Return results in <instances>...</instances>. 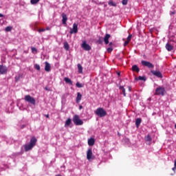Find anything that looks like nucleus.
<instances>
[{
    "instance_id": "f257e3e1",
    "label": "nucleus",
    "mask_w": 176,
    "mask_h": 176,
    "mask_svg": "<svg viewBox=\"0 0 176 176\" xmlns=\"http://www.w3.org/2000/svg\"><path fill=\"white\" fill-rule=\"evenodd\" d=\"M37 139L35 137H32L30 140V144L25 145V151L28 152L36 145Z\"/></svg>"
},
{
    "instance_id": "f03ea898",
    "label": "nucleus",
    "mask_w": 176,
    "mask_h": 176,
    "mask_svg": "<svg viewBox=\"0 0 176 176\" xmlns=\"http://www.w3.org/2000/svg\"><path fill=\"white\" fill-rule=\"evenodd\" d=\"M111 37V34H107L104 36V38H103V37L102 36H99L98 39V44H102L103 43V41H104V43L106 45H108L109 43V38Z\"/></svg>"
},
{
    "instance_id": "7ed1b4c3",
    "label": "nucleus",
    "mask_w": 176,
    "mask_h": 176,
    "mask_svg": "<svg viewBox=\"0 0 176 176\" xmlns=\"http://www.w3.org/2000/svg\"><path fill=\"white\" fill-rule=\"evenodd\" d=\"M95 113L99 118H102L107 116V111L104 109L99 107L96 109Z\"/></svg>"
},
{
    "instance_id": "20e7f679",
    "label": "nucleus",
    "mask_w": 176,
    "mask_h": 176,
    "mask_svg": "<svg viewBox=\"0 0 176 176\" xmlns=\"http://www.w3.org/2000/svg\"><path fill=\"white\" fill-rule=\"evenodd\" d=\"M73 123H74L75 125L79 126V125H83V121H82L78 115H75L73 116L72 119Z\"/></svg>"
},
{
    "instance_id": "39448f33",
    "label": "nucleus",
    "mask_w": 176,
    "mask_h": 176,
    "mask_svg": "<svg viewBox=\"0 0 176 176\" xmlns=\"http://www.w3.org/2000/svg\"><path fill=\"white\" fill-rule=\"evenodd\" d=\"M164 93H165V88L164 87H157L156 90H155V94H154L156 96H164Z\"/></svg>"
},
{
    "instance_id": "423d86ee",
    "label": "nucleus",
    "mask_w": 176,
    "mask_h": 176,
    "mask_svg": "<svg viewBox=\"0 0 176 176\" xmlns=\"http://www.w3.org/2000/svg\"><path fill=\"white\" fill-rule=\"evenodd\" d=\"M95 159V156L93 153V150L91 148H89L87 151V160H94Z\"/></svg>"
},
{
    "instance_id": "0eeeda50",
    "label": "nucleus",
    "mask_w": 176,
    "mask_h": 176,
    "mask_svg": "<svg viewBox=\"0 0 176 176\" xmlns=\"http://www.w3.org/2000/svg\"><path fill=\"white\" fill-rule=\"evenodd\" d=\"M141 63L143 66L146 67L147 68L154 69L155 67L154 65L147 60H142Z\"/></svg>"
},
{
    "instance_id": "6e6552de",
    "label": "nucleus",
    "mask_w": 176,
    "mask_h": 176,
    "mask_svg": "<svg viewBox=\"0 0 176 176\" xmlns=\"http://www.w3.org/2000/svg\"><path fill=\"white\" fill-rule=\"evenodd\" d=\"M24 99L27 102L31 103L34 105L36 103V100H34V98L33 97H31L30 95L25 96Z\"/></svg>"
},
{
    "instance_id": "1a4fd4ad",
    "label": "nucleus",
    "mask_w": 176,
    "mask_h": 176,
    "mask_svg": "<svg viewBox=\"0 0 176 176\" xmlns=\"http://www.w3.org/2000/svg\"><path fill=\"white\" fill-rule=\"evenodd\" d=\"M81 47L83 49V50L89 51L91 50V47L89 44H87V43H86V41L82 42Z\"/></svg>"
},
{
    "instance_id": "9d476101",
    "label": "nucleus",
    "mask_w": 176,
    "mask_h": 176,
    "mask_svg": "<svg viewBox=\"0 0 176 176\" xmlns=\"http://www.w3.org/2000/svg\"><path fill=\"white\" fill-rule=\"evenodd\" d=\"M8 72V67L3 65H0V74H6Z\"/></svg>"
},
{
    "instance_id": "9b49d317",
    "label": "nucleus",
    "mask_w": 176,
    "mask_h": 176,
    "mask_svg": "<svg viewBox=\"0 0 176 176\" xmlns=\"http://www.w3.org/2000/svg\"><path fill=\"white\" fill-rule=\"evenodd\" d=\"M151 72L154 76H157L159 78H162L163 76L160 71H155V70H151Z\"/></svg>"
},
{
    "instance_id": "f8f14e48",
    "label": "nucleus",
    "mask_w": 176,
    "mask_h": 176,
    "mask_svg": "<svg viewBox=\"0 0 176 176\" xmlns=\"http://www.w3.org/2000/svg\"><path fill=\"white\" fill-rule=\"evenodd\" d=\"M78 24L76 23L73 24L72 30H70L69 33L72 34L74 33L76 34L78 33Z\"/></svg>"
},
{
    "instance_id": "ddd939ff",
    "label": "nucleus",
    "mask_w": 176,
    "mask_h": 176,
    "mask_svg": "<svg viewBox=\"0 0 176 176\" xmlns=\"http://www.w3.org/2000/svg\"><path fill=\"white\" fill-rule=\"evenodd\" d=\"M68 18L65 13H62V23L65 25L67 22Z\"/></svg>"
},
{
    "instance_id": "4468645a",
    "label": "nucleus",
    "mask_w": 176,
    "mask_h": 176,
    "mask_svg": "<svg viewBox=\"0 0 176 176\" xmlns=\"http://www.w3.org/2000/svg\"><path fill=\"white\" fill-rule=\"evenodd\" d=\"M45 70L46 72H50L51 71V65L50 64L47 62V61H45Z\"/></svg>"
},
{
    "instance_id": "2eb2a0df",
    "label": "nucleus",
    "mask_w": 176,
    "mask_h": 176,
    "mask_svg": "<svg viewBox=\"0 0 176 176\" xmlns=\"http://www.w3.org/2000/svg\"><path fill=\"white\" fill-rule=\"evenodd\" d=\"M165 48L168 51L170 52L174 49V47H173L170 43H167L166 45H165Z\"/></svg>"
},
{
    "instance_id": "dca6fc26",
    "label": "nucleus",
    "mask_w": 176,
    "mask_h": 176,
    "mask_svg": "<svg viewBox=\"0 0 176 176\" xmlns=\"http://www.w3.org/2000/svg\"><path fill=\"white\" fill-rule=\"evenodd\" d=\"M81 98H82V95L80 92H78L77 93V96H76V103H80V100H81Z\"/></svg>"
},
{
    "instance_id": "f3484780",
    "label": "nucleus",
    "mask_w": 176,
    "mask_h": 176,
    "mask_svg": "<svg viewBox=\"0 0 176 176\" xmlns=\"http://www.w3.org/2000/svg\"><path fill=\"white\" fill-rule=\"evenodd\" d=\"M132 71L139 73L140 72V68H139L138 65H133L132 66Z\"/></svg>"
},
{
    "instance_id": "a211bd4d",
    "label": "nucleus",
    "mask_w": 176,
    "mask_h": 176,
    "mask_svg": "<svg viewBox=\"0 0 176 176\" xmlns=\"http://www.w3.org/2000/svg\"><path fill=\"white\" fill-rule=\"evenodd\" d=\"M95 144V140L94 138H90L88 140V145L90 146H93Z\"/></svg>"
},
{
    "instance_id": "6ab92c4d",
    "label": "nucleus",
    "mask_w": 176,
    "mask_h": 176,
    "mask_svg": "<svg viewBox=\"0 0 176 176\" xmlns=\"http://www.w3.org/2000/svg\"><path fill=\"white\" fill-rule=\"evenodd\" d=\"M77 67H78V72L80 74H82L83 73V67H82L81 65L78 64Z\"/></svg>"
},
{
    "instance_id": "aec40b11",
    "label": "nucleus",
    "mask_w": 176,
    "mask_h": 176,
    "mask_svg": "<svg viewBox=\"0 0 176 176\" xmlns=\"http://www.w3.org/2000/svg\"><path fill=\"white\" fill-rule=\"evenodd\" d=\"M142 119L141 118H137L135 120V125L137 128L140 127V125L141 124Z\"/></svg>"
},
{
    "instance_id": "412c9836",
    "label": "nucleus",
    "mask_w": 176,
    "mask_h": 176,
    "mask_svg": "<svg viewBox=\"0 0 176 176\" xmlns=\"http://www.w3.org/2000/svg\"><path fill=\"white\" fill-rule=\"evenodd\" d=\"M64 80L65 81L66 83L69 84L70 85H73L72 80H71L70 78H65Z\"/></svg>"
},
{
    "instance_id": "4be33fe9",
    "label": "nucleus",
    "mask_w": 176,
    "mask_h": 176,
    "mask_svg": "<svg viewBox=\"0 0 176 176\" xmlns=\"http://www.w3.org/2000/svg\"><path fill=\"white\" fill-rule=\"evenodd\" d=\"M63 47L67 51L69 50V43L67 42H65V43H63Z\"/></svg>"
},
{
    "instance_id": "5701e85b",
    "label": "nucleus",
    "mask_w": 176,
    "mask_h": 176,
    "mask_svg": "<svg viewBox=\"0 0 176 176\" xmlns=\"http://www.w3.org/2000/svg\"><path fill=\"white\" fill-rule=\"evenodd\" d=\"M119 89L122 90L123 96H124V97H126V89H125V88L123 86H120V87H119Z\"/></svg>"
},
{
    "instance_id": "b1692460",
    "label": "nucleus",
    "mask_w": 176,
    "mask_h": 176,
    "mask_svg": "<svg viewBox=\"0 0 176 176\" xmlns=\"http://www.w3.org/2000/svg\"><path fill=\"white\" fill-rule=\"evenodd\" d=\"M108 5L110 6H113V7H116L117 4L116 3H114L113 1H110L108 2Z\"/></svg>"
},
{
    "instance_id": "393cba45",
    "label": "nucleus",
    "mask_w": 176,
    "mask_h": 176,
    "mask_svg": "<svg viewBox=\"0 0 176 176\" xmlns=\"http://www.w3.org/2000/svg\"><path fill=\"white\" fill-rule=\"evenodd\" d=\"M137 80H143V81H146V79L145 78V76H139L138 77V78H136Z\"/></svg>"
},
{
    "instance_id": "a878e982",
    "label": "nucleus",
    "mask_w": 176,
    "mask_h": 176,
    "mask_svg": "<svg viewBox=\"0 0 176 176\" xmlns=\"http://www.w3.org/2000/svg\"><path fill=\"white\" fill-rule=\"evenodd\" d=\"M12 30V26H7L6 28H5V31L6 32H11Z\"/></svg>"
},
{
    "instance_id": "bb28decb",
    "label": "nucleus",
    "mask_w": 176,
    "mask_h": 176,
    "mask_svg": "<svg viewBox=\"0 0 176 176\" xmlns=\"http://www.w3.org/2000/svg\"><path fill=\"white\" fill-rule=\"evenodd\" d=\"M72 120L70 118H68L65 122V126H68L71 124Z\"/></svg>"
},
{
    "instance_id": "cd10ccee",
    "label": "nucleus",
    "mask_w": 176,
    "mask_h": 176,
    "mask_svg": "<svg viewBox=\"0 0 176 176\" xmlns=\"http://www.w3.org/2000/svg\"><path fill=\"white\" fill-rule=\"evenodd\" d=\"M39 1L40 0H31L30 3L32 5H35V4H37Z\"/></svg>"
},
{
    "instance_id": "c85d7f7f",
    "label": "nucleus",
    "mask_w": 176,
    "mask_h": 176,
    "mask_svg": "<svg viewBox=\"0 0 176 176\" xmlns=\"http://www.w3.org/2000/svg\"><path fill=\"white\" fill-rule=\"evenodd\" d=\"M146 142H151L152 141L151 137L150 135H148L146 138Z\"/></svg>"
},
{
    "instance_id": "c756f323",
    "label": "nucleus",
    "mask_w": 176,
    "mask_h": 176,
    "mask_svg": "<svg viewBox=\"0 0 176 176\" xmlns=\"http://www.w3.org/2000/svg\"><path fill=\"white\" fill-rule=\"evenodd\" d=\"M31 50H32V53H37V48L36 47H31Z\"/></svg>"
},
{
    "instance_id": "7c9ffc66",
    "label": "nucleus",
    "mask_w": 176,
    "mask_h": 176,
    "mask_svg": "<svg viewBox=\"0 0 176 176\" xmlns=\"http://www.w3.org/2000/svg\"><path fill=\"white\" fill-rule=\"evenodd\" d=\"M76 86L78 88H82V87H83V85H82V84H80V82H76Z\"/></svg>"
},
{
    "instance_id": "2f4dec72",
    "label": "nucleus",
    "mask_w": 176,
    "mask_h": 176,
    "mask_svg": "<svg viewBox=\"0 0 176 176\" xmlns=\"http://www.w3.org/2000/svg\"><path fill=\"white\" fill-rule=\"evenodd\" d=\"M113 50V48L112 47H109L107 48V52L111 53Z\"/></svg>"
},
{
    "instance_id": "473e14b6",
    "label": "nucleus",
    "mask_w": 176,
    "mask_h": 176,
    "mask_svg": "<svg viewBox=\"0 0 176 176\" xmlns=\"http://www.w3.org/2000/svg\"><path fill=\"white\" fill-rule=\"evenodd\" d=\"M127 2H129V0H122V3L123 6H126Z\"/></svg>"
},
{
    "instance_id": "72a5a7b5",
    "label": "nucleus",
    "mask_w": 176,
    "mask_h": 176,
    "mask_svg": "<svg viewBox=\"0 0 176 176\" xmlns=\"http://www.w3.org/2000/svg\"><path fill=\"white\" fill-rule=\"evenodd\" d=\"M131 37H132V35L131 34H129L126 38V41H129V42H131Z\"/></svg>"
},
{
    "instance_id": "f704fd0d",
    "label": "nucleus",
    "mask_w": 176,
    "mask_h": 176,
    "mask_svg": "<svg viewBox=\"0 0 176 176\" xmlns=\"http://www.w3.org/2000/svg\"><path fill=\"white\" fill-rule=\"evenodd\" d=\"M35 69H36L37 71H40V69H41L40 65L36 64V65H35Z\"/></svg>"
},
{
    "instance_id": "c9c22d12",
    "label": "nucleus",
    "mask_w": 176,
    "mask_h": 176,
    "mask_svg": "<svg viewBox=\"0 0 176 176\" xmlns=\"http://www.w3.org/2000/svg\"><path fill=\"white\" fill-rule=\"evenodd\" d=\"M173 171L176 170V160H174V167L173 168Z\"/></svg>"
},
{
    "instance_id": "e433bc0d",
    "label": "nucleus",
    "mask_w": 176,
    "mask_h": 176,
    "mask_svg": "<svg viewBox=\"0 0 176 176\" xmlns=\"http://www.w3.org/2000/svg\"><path fill=\"white\" fill-rule=\"evenodd\" d=\"M130 41H126L125 43H124V46H126L129 44Z\"/></svg>"
},
{
    "instance_id": "4c0bfd02",
    "label": "nucleus",
    "mask_w": 176,
    "mask_h": 176,
    "mask_svg": "<svg viewBox=\"0 0 176 176\" xmlns=\"http://www.w3.org/2000/svg\"><path fill=\"white\" fill-rule=\"evenodd\" d=\"M114 44L113 43L111 42V43H109V46H110V47H112V46H113Z\"/></svg>"
},
{
    "instance_id": "58836bf2",
    "label": "nucleus",
    "mask_w": 176,
    "mask_h": 176,
    "mask_svg": "<svg viewBox=\"0 0 176 176\" xmlns=\"http://www.w3.org/2000/svg\"><path fill=\"white\" fill-rule=\"evenodd\" d=\"M45 31V29H40V30H38V32H44Z\"/></svg>"
},
{
    "instance_id": "ea45409f",
    "label": "nucleus",
    "mask_w": 176,
    "mask_h": 176,
    "mask_svg": "<svg viewBox=\"0 0 176 176\" xmlns=\"http://www.w3.org/2000/svg\"><path fill=\"white\" fill-rule=\"evenodd\" d=\"M45 90L48 91H50V89L47 87H45Z\"/></svg>"
},
{
    "instance_id": "a19ab883",
    "label": "nucleus",
    "mask_w": 176,
    "mask_h": 176,
    "mask_svg": "<svg viewBox=\"0 0 176 176\" xmlns=\"http://www.w3.org/2000/svg\"><path fill=\"white\" fill-rule=\"evenodd\" d=\"M128 90H129V92H131V87H128Z\"/></svg>"
},
{
    "instance_id": "79ce46f5",
    "label": "nucleus",
    "mask_w": 176,
    "mask_h": 176,
    "mask_svg": "<svg viewBox=\"0 0 176 176\" xmlns=\"http://www.w3.org/2000/svg\"><path fill=\"white\" fill-rule=\"evenodd\" d=\"M78 109H79L80 110H81L82 109H83V107H82V105H80L79 107H78Z\"/></svg>"
},
{
    "instance_id": "37998d69",
    "label": "nucleus",
    "mask_w": 176,
    "mask_h": 176,
    "mask_svg": "<svg viewBox=\"0 0 176 176\" xmlns=\"http://www.w3.org/2000/svg\"><path fill=\"white\" fill-rule=\"evenodd\" d=\"M3 16H4V15L3 14L0 13V18H2Z\"/></svg>"
},
{
    "instance_id": "c03bdc74",
    "label": "nucleus",
    "mask_w": 176,
    "mask_h": 176,
    "mask_svg": "<svg viewBox=\"0 0 176 176\" xmlns=\"http://www.w3.org/2000/svg\"><path fill=\"white\" fill-rule=\"evenodd\" d=\"M120 74H121L120 72H118V73H117V75H118V76H120Z\"/></svg>"
},
{
    "instance_id": "a18cd8bd",
    "label": "nucleus",
    "mask_w": 176,
    "mask_h": 176,
    "mask_svg": "<svg viewBox=\"0 0 176 176\" xmlns=\"http://www.w3.org/2000/svg\"><path fill=\"white\" fill-rule=\"evenodd\" d=\"M45 117H46L47 118H49V114H47V115L45 116Z\"/></svg>"
},
{
    "instance_id": "49530a36",
    "label": "nucleus",
    "mask_w": 176,
    "mask_h": 176,
    "mask_svg": "<svg viewBox=\"0 0 176 176\" xmlns=\"http://www.w3.org/2000/svg\"><path fill=\"white\" fill-rule=\"evenodd\" d=\"M46 30H50V28H47Z\"/></svg>"
},
{
    "instance_id": "de8ad7c7",
    "label": "nucleus",
    "mask_w": 176,
    "mask_h": 176,
    "mask_svg": "<svg viewBox=\"0 0 176 176\" xmlns=\"http://www.w3.org/2000/svg\"><path fill=\"white\" fill-rule=\"evenodd\" d=\"M56 176H61V175L58 174V175H56Z\"/></svg>"
},
{
    "instance_id": "09e8293b",
    "label": "nucleus",
    "mask_w": 176,
    "mask_h": 176,
    "mask_svg": "<svg viewBox=\"0 0 176 176\" xmlns=\"http://www.w3.org/2000/svg\"><path fill=\"white\" fill-rule=\"evenodd\" d=\"M16 80H19V78H16Z\"/></svg>"
},
{
    "instance_id": "8fccbe9b",
    "label": "nucleus",
    "mask_w": 176,
    "mask_h": 176,
    "mask_svg": "<svg viewBox=\"0 0 176 176\" xmlns=\"http://www.w3.org/2000/svg\"><path fill=\"white\" fill-rule=\"evenodd\" d=\"M175 129H176V124H175Z\"/></svg>"
},
{
    "instance_id": "3c124183",
    "label": "nucleus",
    "mask_w": 176,
    "mask_h": 176,
    "mask_svg": "<svg viewBox=\"0 0 176 176\" xmlns=\"http://www.w3.org/2000/svg\"><path fill=\"white\" fill-rule=\"evenodd\" d=\"M173 14H175V12H172Z\"/></svg>"
}]
</instances>
